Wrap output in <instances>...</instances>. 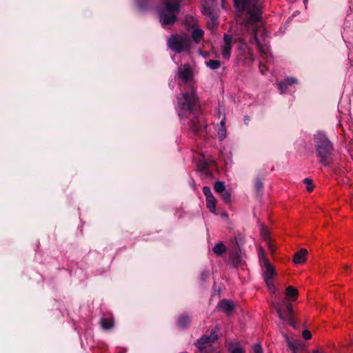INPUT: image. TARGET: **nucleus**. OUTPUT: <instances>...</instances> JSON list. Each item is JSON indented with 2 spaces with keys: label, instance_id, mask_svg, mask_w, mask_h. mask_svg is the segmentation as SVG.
<instances>
[{
  "label": "nucleus",
  "instance_id": "1",
  "mask_svg": "<svg viewBox=\"0 0 353 353\" xmlns=\"http://www.w3.org/2000/svg\"><path fill=\"white\" fill-rule=\"evenodd\" d=\"M236 9L244 16L241 36L236 39L241 43V48L245 47L248 43H256L260 55L263 60L260 66L263 65L269 69L272 61V56L270 46L267 43H261L259 36L266 37L263 23L261 21V5L257 0H234Z\"/></svg>",
  "mask_w": 353,
  "mask_h": 353
},
{
  "label": "nucleus",
  "instance_id": "2",
  "mask_svg": "<svg viewBox=\"0 0 353 353\" xmlns=\"http://www.w3.org/2000/svg\"><path fill=\"white\" fill-rule=\"evenodd\" d=\"M178 77L189 87V90L179 98L176 111L183 125L198 135L206 128L200 104L195 94L194 74L192 68L185 64L178 68Z\"/></svg>",
  "mask_w": 353,
  "mask_h": 353
},
{
  "label": "nucleus",
  "instance_id": "3",
  "mask_svg": "<svg viewBox=\"0 0 353 353\" xmlns=\"http://www.w3.org/2000/svg\"><path fill=\"white\" fill-rule=\"evenodd\" d=\"M314 141L321 163L327 165L333 151L332 143L322 132H319L314 135Z\"/></svg>",
  "mask_w": 353,
  "mask_h": 353
},
{
  "label": "nucleus",
  "instance_id": "4",
  "mask_svg": "<svg viewBox=\"0 0 353 353\" xmlns=\"http://www.w3.org/2000/svg\"><path fill=\"white\" fill-rule=\"evenodd\" d=\"M258 256L266 285L270 292L274 294L276 292V287L274 283V276L276 274L274 267L267 258L265 250L261 247H259L258 250Z\"/></svg>",
  "mask_w": 353,
  "mask_h": 353
},
{
  "label": "nucleus",
  "instance_id": "5",
  "mask_svg": "<svg viewBox=\"0 0 353 353\" xmlns=\"http://www.w3.org/2000/svg\"><path fill=\"white\" fill-rule=\"evenodd\" d=\"M181 0H164V8L160 12L162 26L173 24L176 20Z\"/></svg>",
  "mask_w": 353,
  "mask_h": 353
},
{
  "label": "nucleus",
  "instance_id": "6",
  "mask_svg": "<svg viewBox=\"0 0 353 353\" xmlns=\"http://www.w3.org/2000/svg\"><path fill=\"white\" fill-rule=\"evenodd\" d=\"M274 307L281 320L287 321L294 328L296 323L293 317V311L291 303L285 299H279L273 303Z\"/></svg>",
  "mask_w": 353,
  "mask_h": 353
},
{
  "label": "nucleus",
  "instance_id": "7",
  "mask_svg": "<svg viewBox=\"0 0 353 353\" xmlns=\"http://www.w3.org/2000/svg\"><path fill=\"white\" fill-rule=\"evenodd\" d=\"M168 44L172 51L180 53L190 50L191 41L186 34H175L168 38Z\"/></svg>",
  "mask_w": 353,
  "mask_h": 353
},
{
  "label": "nucleus",
  "instance_id": "8",
  "mask_svg": "<svg viewBox=\"0 0 353 353\" xmlns=\"http://www.w3.org/2000/svg\"><path fill=\"white\" fill-rule=\"evenodd\" d=\"M219 336V331L216 328L212 330L211 333L205 334L201 337L196 343V346L201 353H209L212 350V343L214 342Z\"/></svg>",
  "mask_w": 353,
  "mask_h": 353
},
{
  "label": "nucleus",
  "instance_id": "9",
  "mask_svg": "<svg viewBox=\"0 0 353 353\" xmlns=\"http://www.w3.org/2000/svg\"><path fill=\"white\" fill-rule=\"evenodd\" d=\"M224 44L221 48V56L223 58L229 60L231 57L232 53V37L229 34H225L224 38Z\"/></svg>",
  "mask_w": 353,
  "mask_h": 353
},
{
  "label": "nucleus",
  "instance_id": "10",
  "mask_svg": "<svg viewBox=\"0 0 353 353\" xmlns=\"http://www.w3.org/2000/svg\"><path fill=\"white\" fill-rule=\"evenodd\" d=\"M298 83L297 79L293 77H288L285 79L284 81L279 83V89L281 93L283 94L286 92L288 85L296 84Z\"/></svg>",
  "mask_w": 353,
  "mask_h": 353
},
{
  "label": "nucleus",
  "instance_id": "11",
  "mask_svg": "<svg viewBox=\"0 0 353 353\" xmlns=\"http://www.w3.org/2000/svg\"><path fill=\"white\" fill-rule=\"evenodd\" d=\"M307 251L305 249H301L299 252H296L294 255L293 261L296 264H301L306 260V256Z\"/></svg>",
  "mask_w": 353,
  "mask_h": 353
},
{
  "label": "nucleus",
  "instance_id": "12",
  "mask_svg": "<svg viewBox=\"0 0 353 353\" xmlns=\"http://www.w3.org/2000/svg\"><path fill=\"white\" fill-rule=\"evenodd\" d=\"M218 307L223 312L230 314L234 308V305L232 302L223 299L219 302Z\"/></svg>",
  "mask_w": 353,
  "mask_h": 353
},
{
  "label": "nucleus",
  "instance_id": "13",
  "mask_svg": "<svg viewBox=\"0 0 353 353\" xmlns=\"http://www.w3.org/2000/svg\"><path fill=\"white\" fill-rule=\"evenodd\" d=\"M285 294L289 302L296 300L299 295L298 290L293 286H288L285 290Z\"/></svg>",
  "mask_w": 353,
  "mask_h": 353
},
{
  "label": "nucleus",
  "instance_id": "14",
  "mask_svg": "<svg viewBox=\"0 0 353 353\" xmlns=\"http://www.w3.org/2000/svg\"><path fill=\"white\" fill-rule=\"evenodd\" d=\"M218 137L221 141L224 140L227 137V130L225 126V118L223 117L220 122L217 129Z\"/></svg>",
  "mask_w": 353,
  "mask_h": 353
},
{
  "label": "nucleus",
  "instance_id": "15",
  "mask_svg": "<svg viewBox=\"0 0 353 353\" xmlns=\"http://www.w3.org/2000/svg\"><path fill=\"white\" fill-rule=\"evenodd\" d=\"M228 353H245L244 350L238 342H230L228 344Z\"/></svg>",
  "mask_w": 353,
  "mask_h": 353
},
{
  "label": "nucleus",
  "instance_id": "16",
  "mask_svg": "<svg viewBox=\"0 0 353 353\" xmlns=\"http://www.w3.org/2000/svg\"><path fill=\"white\" fill-rule=\"evenodd\" d=\"M283 336L286 340L289 348L292 351V353H297L298 350L301 347V343L299 341L293 342L286 334H283Z\"/></svg>",
  "mask_w": 353,
  "mask_h": 353
},
{
  "label": "nucleus",
  "instance_id": "17",
  "mask_svg": "<svg viewBox=\"0 0 353 353\" xmlns=\"http://www.w3.org/2000/svg\"><path fill=\"white\" fill-rule=\"evenodd\" d=\"M204 32L200 28H194L192 32V37L194 41L199 43L203 37Z\"/></svg>",
  "mask_w": 353,
  "mask_h": 353
},
{
  "label": "nucleus",
  "instance_id": "18",
  "mask_svg": "<svg viewBox=\"0 0 353 353\" xmlns=\"http://www.w3.org/2000/svg\"><path fill=\"white\" fill-rule=\"evenodd\" d=\"M203 13L205 15L212 17V21L213 26H216L218 23L216 22V19L212 16L213 10L212 8L208 4H205L203 7Z\"/></svg>",
  "mask_w": 353,
  "mask_h": 353
},
{
  "label": "nucleus",
  "instance_id": "19",
  "mask_svg": "<svg viewBox=\"0 0 353 353\" xmlns=\"http://www.w3.org/2000/svg\"><path fill=\"white\" fill-rule=\"evenodd\" d=\"M101 325L103 329L108 330L114 326V321L112 318H102Z\"/></svg>",
  "mask_w": 353,
  "mask_h": 353
},
{
  "label": "nucleus",
  "instance_id": "20",
  "mask_svg": "<svg viewBox=\"0 0 353 353\" xmlns=\"http://www.w3.org/2000/svg\"><path fill=\"white\" fill-rule=\"evenodd\" d=\"M216 204V200L214 198V196L206 199V206L209 209V210L212 213H215Z\"/></svg>",
  "mask_w": 353,
  "mask_h": 353
},
{
  "label": "nucleus",
  "instance_id": "21",
  "mask_svg": "<svg viewBox=\"0 0 353 353\" xmlns=\"http://www.w3.org/2000/svg\"><path fill=\"white\" fill-rule=\"evenodd\" d=\"M190 322V318L186 315H182L178 321V326L181 328H185Z\"/></svg>",
  "mask_w": 353,
  "mask_h": 353
},
{
  "label": "nucleus",
  "instance_id": "22",
  "mask_svg": "<svg viewBox=\"0 0 353 353\" xmlns=\"http://www.w3.org/2000/svg\"><path fill=\"white\" fill-rule=\"evenodd\" d=\"M226 251V247L222 243H217L213 248V252L216 255H221Z\"/></svg>",
  "mask_w": 353,
  "mask_h": 353
},
{
  "label": "nucleus",
  "instance_id": "23",
  "mask_svg": "<svg viewBox=\"0 0 353 353\" xmlns=\"http://www.w3.org/2000/svg\"><path fill=\"white\" fill-rule=\"evenodd\" d=\"M206 65L212 70H216L221 65L219 60L210 59L205 62Z\"/></svg>",
  "mask_w": 353,
  "mask_h": 353
},
{
  "label": "nucleus",
  "instance_id": "24",
  "mask_svg": "<svg viewBox=\"0 0 353 353\" xmlns=\"http://www.w3.org/2000/svg\"><path fill=\"white\" fill-rule=\"evenodd\" d=\"M214 190L219 194L225 191V186L224 183L221 181L216 182L214 184Z\"/></svg>",
  "mask_w": 353,
  "mask_h": 353
},
{
  "label": "nucleus",
  "instance_id": "25",
  "mask_svg": "<svg viewBox=\"0 0 353 353\" xmlns=\"http://www.w3.org/2000/svg\"><path fill=\"white\" fill-rule=\"evenodd\" d=\"M261 236L263 237V239L265 241H270L271 240L270 239V233H269V231L268 230L267 228L263 227L262 229H261Z\"/></svg>",
  "mask_w": 353,
  "mask_h": 353
},
{
  "label": "nucleus",
  "instance_id": "26",
  "mask_svg": "<svg viewBox=\"0 0 353 353\" xmlns=\"http://www.w3.org/2000/svg\"><path fill=\"white\" fill-rule=\"evenodd\" d=\"M303 182L306 185V189L307 191L311 192L313 190L314 186L311 179L306 178L303 180Z\"/></svg>",
  "mask_w": 353,
  "mask_h": 353
},
{
  "label": "nucleus",
  "instance_id": "27",
  "mask_svg": "<svg viewBox=\"0 0 353 353\" xmlns=\"http://www.w3.org/2000/svg\"><path fill=\"white\" fill-rule=\"evenodd\" d=\"M223 200L225 203H229L230 201L231 194L228 190H225L223 192L221 193Z\"/></svg>",
  "mask_w": 353,
  "mask_h": 353
},
{
  "label": "nucleus",
  "instance_id": "28",
  "mask_svg": "<svg viewBox=\"0 0 353 353\" xmlns=\"http://www.w3.org/2000/svg\"><path fill=\"white\" fill-rule=\"evenodd\" d=\"M203 192L204 195L205 196L206 199L214 196L211 192L210 188L208 186H204L203 188Z\"/></svg>",
  "mask_w": 353,
  "mask_h": 353
},
{
  "label": "nucleus",
  "instance_id": "29",
  "mask_svg": "<svg viewBox=\"0 0 353 353\" xmlns=\"http://www.w3.org/2000/svg\"><path fill=\"white\" fill-rule=\"evenodd\" d=\"M269 251L273 254L275 252V247L271 240L266 241Z\"/></svg>",
  "mask_w": 353,
  "mask_h": 353
},
{
  "label": "nucleus",
  "instance_id": "30",
  "mask_svg": "<svg viewBox=\"0 0 353 353\" xmlns=\"http://www.w3.org/2000/svg\"><path fill=\"white\" fill-rule=\"evenodd\" d=\"M303 337L305 339V340H309L312 338V334L311 332L307 330H305L303 331Z\"/></svg>",
  "mask_w": 353,
  "mask_h": 353
},
{
  "label": "nucleus",
  "instance_id": "31",
  "mask_svg": "<svg viewBox=\"0 0 353 353\" xmlns=\"http://www.w3.org/2000/svg\"><path fill=\"white\" fill-rule=\"evenodd\" d=\"M254 353H263L261 345L259 343L255 344L254 346Z\"/></svg>",
  "mask_w": 353,
  "mask_h": 353
},
{
  "label": "nucleus",
  "instance_id": "32",
  "mask_svg": "<svg viewBox=\"0 0 353 353\" xmlns=\"http://www.w3.org/2000/svg\"><path fill=\"white\" fill-rule=\"evenodd\" d=\"M263 186V184L261 183V181L258 180L256 181V187L258 190H259L260 188H261Z\"/></svg>",
  "mask_w": 353,
  "mask_h": 353
},
{
  "label": "nucleus",
  "instance_id": "33",
  "mask_svg": "<svg viewBox=\"0 0 353 353\" xmlns=\"http://www.w3.org/2000/svg\"><path fill=\"white\" fill-rule=\"evenodd\" d=\"M313 353H322V352L319 350H313Z\"/></svg>",
  "mask_w": 353,
  "mask_h": 353
},
{
  "label": "nucleus",
  "instance_id": "34",
  "mask_svg": "<svg viewBox=\"0 0 353 353\" xmlns=\"http://www.w3.org/2000/svg\"><path fill=\"white\" fill-rule=\"evenodd\" d=\"M204 276H208V274L203 272L202 274V277L203 278Z\"/></svg>",
  "mask_w": 353,
  "mask_h": 353
}]
</instances>
